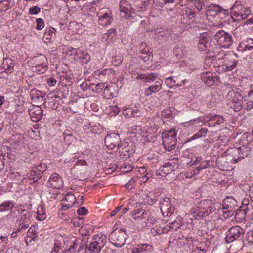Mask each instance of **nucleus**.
Returning a JSON list of instances; mask_svg holds the SVG:
<instances>
[{"label": "nucleus", "mask_w": 253, "mask_h": 253, "mask_svg": "<svg viewBox=\"0 0 253 253\" xmlns=\"http://www.w3.org/2000/svg\"><path fill=\"white\" fill-rule=\"evenodd\" d=\"M17 118H20L22 122L19 125L21 130L24 131L26 129V118H28V112L27 105L28 102L25 97V95H17Z\"/></svg>", "instance_id": "1"}, {"label": "nucleus", "mask_w": 253, "mask_h": 253, "mask_svg": "<svg viewBox=\"0 0 253 253\" xmlns=\"http://www.w3.org/2000/svg\"><path fill=\"white\" fill-rule=\"evenodd\" d=\"M128 237V235L125 229H116L110 234L109 239L115 246L120 248L124 245Z\"/></svg>", "instance_id": "2"}, {"label": "nucleus", "mask_w": 253, "mask_h": 253, "mask_svg": "<svg viewBox=\"0 0 253 253\" xmlns=\"http://www.w3.org/2000/svg\"><path fill=\"white\" fill-rule=\"evenodd\" d=\"M230 16L234 21H241L247 18L250 11L242 4L235 2L230 9Z\"/></svg>", "instance_id": "3"}, {"label": "nucleus", "mask_w": 253, "mask_h": 253, "mask_svg": "<svg viewBox=\"0 0 253 253\" xmlns=\"http://www.w3.org/2000/svg\"><path fill=\"white\" fill-rule=\"evenodd\" d=\"M163 145L165 149L171 151L173 150L176 144V133L175 130H171L168 133L162 134Z\"/></svg>", "instance_id": "4"}, {"label": "nucleus", "mask_w": 253, "mask_h": 253, "mask_svg": "<svg viewBox=\"0 0 253 253\" xmlns=\"http://www.w3.org/2000/svg\"><path fill=\"white\" fill-rule=\"evenodd\" d=\"M24 206L20 205V207L17 206V211L19 214H20L21 217L19 220V225L17 229V233L22 232L29 227L30 224V214L27 210L23 209Z\"/></svg>", "instance_id": "5"}, {"label": "nucleus", "mask_w": 253, "mask_h": 253, "mask_svg": "<svg viewBox=\"0 0 253 253\" xmlns=\"http://www.w3.org/2000/svg\"><path fill=\"white\" fill-rule=\"evenodd\" d=\"M214 38L218 45L225 48L230 47L233 42L231 35L223 30L217 31L214 35Z\"/></svg>", "instance_id": "6"}, {"label": "nucleus", "mask_w": 253, "mask_h": 253, "mask_svg": "<svg viewBox=\"0 0 253 253\" xmlns=\"http://www.w3.org/2000/svg\"><path fill=\"white\" fill-rule=\"evenodd\" d=\"M244 233L243 229L239 226H234L228 230L225 239L227 243H229L235 240L241 239L243 237Z\"/></svg>", "instance_id": "7"}, {"label": "nucleus", "mask_w": 253, "mask_h": 253, "mask_svg": "<svg viewBox=\"0 0 253 253\" xmlns=\"http://www.w3.org/2000/svg\"><path fill=\"white\" fill-rule=\"evenodd\" d=\"M230 151L231 153L234 155L232 160L234 163H236L240 160L247 157L251 152V148L246 145H243L238 148H231Z\"/></svg>", "instance_id": "8"}, {"label": "nucleus", "mask_w": 253, "mask_h": 253, "mask_svg": "<svg viewBox=\"0 0 253 253\" xmlns=\"http://www.w3.org/2000/svg\"><path fill=\"white\" fill-rule=\"evenodd\" d=\"M104 142L106 146L111 149L116 147L119 149L122 146L120 135L118 133L108 134L105 138Z\"/></svg>", "instance_id": "9"}, {"label": "nucleus", "mask_w": 253, "mask_h": 253, "mask_svg": "<svg viewBox=\"0 0 253 253\" xmlns=\"http://www.w3.org/2000/svg\"><path fill=\"white\" fill-rule=\"evenodd\" d=\"M160 208L163 213L167 212V216H170L172 215L174 208L172 207L169 198L164 196L159 199Z\"/></svg>", "instance_id": "10"}, {"label": "nucleus", "mask_w": 253, "mask_h": 253, "mask_svg": "<svg viewBox=\"0 0 253 253\" xmlns=\"http://www.w3.org/2000/svg\"><path fill=\"white\" fill-rule=\"evenodd\" d=\"M120 10L122 17L127 19L133 18L132 8L129 1L126 0H121L120 3Z\"/></svg>", "instance_id": "11"}, {"label": "nucleus", "mask_w": 253, "mask_h": 253, "mask_svg": "<svg viewBox=\"0 0 253 253\" xmlns=\"http://www.w3.org/2000/svg\"><path fill=\"white\" fill-rule=\"evenodd\" d=\"M188 80L183 79L180 75L178 76L170 77L166 79L165 83L167 84L175 87H183Z\"/></svg>", "instance_id": "12"}, {"label": "nucleus", "mask_w": 253, "mask_h": 253, "mask_svg": "<svg viewBox=\"0 0 253 253\" xmlns=\"http://www.w3.org/2000/svg\"><path fill=\"white\" fill-rule=\"evenodd\" d=\"M28 116L29 115L33 122L39 121L43 115V110L38 105L33 106L30 110H27Z\"/></svg>", "instance_id": "13"}, {"label": "nucleus", "mask_w": 253, "mask_h": 253, "mask_svg": "<svg viewBox=\"0 0 253 253\" xmlns=\"http://www.w3.org/2000/svg\"><path fill=\"white\" fill-rule=\"evenodd\" d=\"M63 181L62 178L56 173L52 174L48 180L47 185L48 187H53L59 189L63 186Z\"/></svg>", "instance_id": "14"}, {"label": "nucleus", "mask_w": 253, "mask_h": 253, "mask_svg": "<svg viewBox=\"0 0 253 253\" xmlns=\"http://www.w3.org/2000/svg\"><path fill=\"white\" fill-rule=\"evenodd\" d=\"M205 119L207 120V123L205 125L209 126H213L216 124L220 125L225 121L223 116L219 115H213L212 114H210L208 116H206Z\"/></svg>", "instance_id": "15"}, {"label": "nucleus", "mask_w": 253, "mask_h": 253, "mask_svg": "<svg viewBox=\"0 0 253 253\" xmlns=\"http://www.w3.org/2000/svg\"><path fill=\"white\" fill-rule=\"evenodd\" d=\"M210 37L207 33H201L199 37V43L198 47L201 51H204L210 45Z\"/></svg>", "instance_id": "16"}, {"label": "nucleus", "mask_w": 253, "mask_h": 253, "mask_svg": "<svg viewBox=\"0 0 253 253\" xmlns=\"http://www.w3.org/2000/svg\"><path fill=\"white\" fill-rule=\"evenodd\" d=\"M35 67L36 70L40 71L41 73L45 72L47 68V61L46 58L43 55H41L35 60Z\"/></svg>", "instance_id": "17"}, {"label": "nucleus", "mask_w": 253, "mask_h": 253, "mask_svg": "<svg viewBox=\"0 0 253 253\" xmlns=\"http://www.w3.org/2000/svg\"><path fill=\"white\" fill-rule=\"evenodd\" d=\"M6 157L9 160L8 162L9 163L11 168H12L11 165L14 163L16 157V143L15 142L10 143L9 145L7 146Z\"/></svg>", "instance_id": "18"}, {"label": "nucleus", "mask_w": 253, "mask_h": 253, "mask_svg": "<svg viewBox=\"0 0 253 253\" xmlns=\"http://www.w3.org/2000/svg\"><path fill=\"white\" fill-rule=\"evenodd\" d=\"M201 78L208 86L213 85L218 79L217 76H213L212 73L208 72L202 73Z\"/></svg>", "instance_id": "19"}, {"label": "nucleus", "mask_w": 253, "mask_h": 253, "mask_svg": "<svg viewBox=\"0 0 253 253\" xmlns=\"http://www.w3.org/2000/svg\"><path fill=\"white\" fill-rule=\"evenodd\" d=\"M152 32L154 34V38L160 40H166L170 35L169 30L162 27L155 28Z\"/></svg>", "instance_id": "20"}, {"label": "nucleus", "mask_w": 253, "mask_h": 253, "mask_svg": "<svg viewBox=\"0 0 253 253\" xmlns=\"http://www.w3.org/2000/svg\"><path fill=\"white\" fill-rule=\"evenodd\" d=\"M223 203V209H227L228 211L236 210L235 207L237 206V202L232 197H227L224 199Z\"/></svg>", "instance_id": "21"}, {"label": "nucleus", "mask_w": 253, "mask_h": 253, "mask_svg": "<svg viewBox=\"0 0 253 253\" xmlns=\"http://www.w3.org/2000/svg\"><path fill=\"white\" fill-rule=\"evenodd\" d=\"M42 166L38 165L37 167V170H31L29 173L27 174V178L29 180L32 181L33 183L37 182L39 179H40L42 176L43 171L41 169Z\"/></svg>", "instance_id": "22"}, {"label": "nucleus", "mask_w": 253, "mask_h": 253, "mask_svg": "<svg viewBox=\"0 0 253 253\" xmlns=\"http://www.w3.org/2000/svg\"><path fill=\"white\" fill-rule=\"evenodd\" d=\"M214 161L213 159H210L209 160H206L203 161L200 165L196 167L193 170V174L197 175L199 172L203 169H206L208 168L212 167L214 166Z\"/></svg>", "instance_id": "23"}, {"label": "nucleus", "mask_w": 253, "mask_h": 253, "mask_svg": "<svg viewBox=\"0 0 253 253\" xmlns=\"http://www.w3.org/2000/svg\"><path fill=\"white\" fill-rule=\"evenodd\" d=\"M191 214L196 219H200L208 215V211L202 210L199 205L190 211Z\"/></svg>", "instance_id": "24"}, {"label": "nucleus", "mask_w": 253, "mask_h": 253, "mask_svg": "<svg viewBox=\"0 0 253 253\" xmlns=\"http://www.w3.org/2000/svg\"><path fill=\"white\" fill-rule=\"evenodd\" d=\"M30 95L33 102L38 103L44 100L45 94L36 89H33L30 91Z\"/></svg>", "instance_id": "25"}, {"label": "nucleus", "mask_w": 253, "mask_h": 253, "mask_svg": "<svg viewBox=\"0 0 253 253\" xmlns=\"http://www.w3.org/2000/svg\"><path fill=\"white\" fill-rule=\"evenodd\" d=\"M147 213H148V211L140 208L133 210L132 212L133 219L138 221L146 218Z\"/></svg>", "instance_id": "26"}, {"label": "nucleus", "mask_w": 253, "mask_h": 253, "mask_svg": "<svg viewBox=\"0 0 253 253\" xmlns=\"http://www.w3.org/2000/svg\"><path fill=\"white\" fill-rule=\"evenodd\" d=\"M103 245L97 241L91 242L86 249V253H98L100 252Z\"/></svg>", "instance_id": "27"}, {"label": "nucleus", "mask_w": 253, "mask_h": 253, "mask_svg": "<svg viewBox=\"0 0 253 253\" xmlns=\"http://www.w3.org/2000/svg\"><path fill=\"white\" fill-rule=\"evenodd\" d=\"M162 81L161 80L157 81L155 82L154 84L151 85L145 90L146 96H149L152 93H156L159 91L162 87Z\"/></svg>", "instance_id": "28"}, {"label": "nucleus", "mask_w": 253, "mask_h": 253, "mask_svg": "<svg viewBox=\"0 0 253 253\" xmlns=\"http://www.w3.org/2000/svg\"><path fill=\"white\" fill-rule=\"evenodd\" d=\"M152 248V245L149 244H139L133 247L131 249L132 253H141L146 251H149Z\"/></svg>", "instance_id": "29"}, {"label": "nucleus", "mask_w": 253, "mask_h": 253, "mask_svg": "<svg viewBox=\"0 0 253 253\" xmlns=\"http://www.w3.org/2000/svg\"><path fill=\"white\" fill-rule=\"evenodd\" d=\"M207 11L213 12L215 14H223V16H227L229 14L228 9H225L217 5H211L209 6Z\"/></svg>", "instance_id": "30"}, {"label": "nucleus", "mask_w": 253, "mask_h": 253, "mask_svg": "<svg viewBox=\"0 0 253 253\" xmlns=\"http://www.w3.org/2000/svg\"><path fill=\"white\" fill-rule=\"evenodd\" d=\"M60 103L58 100L53 98H46L44 100V106L45 108L56 110L59 107Z\"/></svg>", "instance_id": "31"}, {"label": "nucleus", "mask_w": 253, "mask_h": 253, "mask_svg": "<svg viewBox=\"0 0 253 253\" xmlns=\"http://www.w3.org/2000/svg\"><path fill=\"white\" fill-rule=\"evenodd\" d=\"M237 62L238 61L235 59H231L229 58H227L226 60L224 61V63L222 65V71H227L233 70L237 66Z\"/></svg>", "instance_id": "32"}, {"label": "nucleus", "mask_w": 253, "mask_h": 253, "mask_svg": "<svg viewBox=\"0 0 253 253\" xmlns=\"http://www.w3.org/2000/svg\"><path fill=\"white\" fill-rule=\"evenodd\" d=\"M2 66L5 70L4 72H6L7 73H10L14 71V63L10 59H4Z\"/></svg>", "instance_id": "33"}, {"label": "nucleus", "mask_w": 253, "mask_h": 253, "mask_svg": "<svg viewBox=\"0 0 253 253\" xmlns=\"http://www.w3.org/2000/svg\"><path fill=\"white\" fill-rule=\"evenodd\" d=\"M113 21L112 17L108 13H105L99 16L98 22L103 26H106L111 23Z\"/></svg>", "instance_id": "34"}, {"label": "nucleus", "mask_w": 253, "mask_h": 253, "mask_svg": "<svg viewBox=\"0 0 253 253\" xmlns=\"http://www.w3.org/2000/svg\"><path fill=\"white\" fill-rule=\"evenodd\" d=\"M114 89V87L111 85H104V88L103 89L104 97L107 99L113 98L114 96L113 91Z\"/></svg>", "instance_id": "35"}, {"label": "nucleus", "mask_w": 253, "mask_h": 253, "mask_svg": "<svg viewBox=\"0 0 253 253\" xmlns=\"http://www.w3.org/2000/svg\"><path fill=\"white\" fill-rule=\"evenodd\" d=\"M81 54L77 59L81 60L83 66L87 64L90 61L91 56L86 51L83 50L82 54Z\"/></svg>", "instance_id": "36"}, {"label": "nucleus", "mask_w": 253, "mask_h": 253, "mask_svg": "<svg viewBox=\"0 0 253 253\" xmlns=\"http://www.w3.org/2000/svg\"><path fill=\"white\" fill-rule=\"evenodd\" d=\"M14 201H8L0 205V212L5 210H11L14 207Z\"/></svg>", "instance_id": "37"}, {"label": "nucleus", "mask_w": 253, "mask_h": 253, "mask_svg": "<svg viewBox=\"0 0 253 253\" xmlns=\"http://www.w3.org/2000/svg\"><path fill=\"white\" fill-rule=\"evenodd\" d=\"M17 135H19V136L17 137V145L19 148H25L27 143L25 138L23 136L22 133L17 132Z\"/></svg>", "instance_id": "38"}, {"label": "nucleus", "mask_w": 253, "mask_h": 253, "mask_svg": "<svg viewBox=\"0 0 253 253\" xmlns=\"http://www.w3.org/2000/svg\"><path fill=\"white\" fill-rule=\"evenodd\" d=\"M104 83L91 84L90 89L96 93H100L104 88Z\"/></svg>", "instance_id": "39"}, {"label": "nucleus", "mask_w": 253, "mask_h": 253, "mask_svg": "<svg viewBox=\"0 0 253 253\" xmlns=\"http://www.w3.org/2000/svg\"><path fill=\"white\" fill-rule=\"evenodd\" d=\"M182 14L186 15L189 19H195L196 16L195 12L188 7H184Z\"/></svg>", "instance_id": "40"}, {"label": "nucleus", "mask_w": 253, "mask_h": 253, "mask_svg": "<svg viewBox=\"0 0 253 253\" xmlns=\"http://www.w3.org/2000/svg\"><path fill=\"white\" fill-rule=\"evenodd\" d=\"M174 167L170 162L166 163L162 167L161 171L165 174H169L170 171L173 170Z\"/></svg>", "instance_id": "41"}, {"label": "nucleus", "mask_w": 253, "mask_h": 253, "mask_svg": "<svg viewBox=\"0 0 253 253\" xmlns=\"http://www.w3.org/2000/svg\"><path fill=\"white\" fill-rule=\"evenodd\" d=\"M252 140L253 137L251 134L248 133L244 134L241 137L240 143L242 144L243 145H246L251 142Z\"/></svg>", "instance_id": "42"}, {"label": "nucleus", "mask_w": 253, "mask_h": 253, "mask_svg": "<svg viewBox=\"0 0 253 253\" xmlns=\"http://www.w3.org/2000/svg\"><path fill=\"white\" fill-rule=\"evenodd\" d=\"M87 241L81 240L80 239V242L78 244V248L77 249V252L79 253L82 251H84V253H86V249L87 248Z\"/></svg>", "instance_id": "43"}, {"label": "nucleus", "mask_w": 253, "mask_h": 253, "mask_svg": "<svg viewBox=\"0 0 253 253\" xmlns=\"http://www.w3.org/2000/svg\"><path fill=\"white\" fill-rule=\"evenodd\" d=\"M211 199H204L203 200L201 201L198 205L201 207V208L202 210H205L208 211V207H209V205L210 203L211 202Z\"/></svg>", "instance_id": "44"}, {"label": "nucleus", "mask_w": 253, "mask_h": 253, "mask_svg": "<svg viewBox=\"0 0 253 253\" xmlns=\"http://www.w3.org/2000/svg\"><path fill=\"white\" fill-rule=\"evenodd\" d=\"M10 171L11 172H10L7 176L8 180L9 181L8 186L9 187H11V188H12L13 185L15 184L14 181L16 178V174L14 171H13V169H10Z\"/></svg>", "instance_id": "45"}, {"label": "nucleus", "mask_w": 253, "mask_h": 253, "mask_svg": "<svg viewBox=\"0 0 253 253\" xmlns=\"http://www.w3.org/2000/svg\"><path fill=\"white\" fill-rule=\"evenodd\" d=\"M80 242V238H77L74 240V241L72 243V244L70 245L69 248V250L70 252L72 253H75V252L77 250V248L78 247V244Z\"/></svg>", "instance_id": "46"}, {"label": "nucleus", "mask_w": 253, "mask_h": 253, "mask_svg": "<svg viewBox=\"0 0 253 253\" xmlns=\"http://www.w3.org/2000/svg\"><path fill=\"white\" fill-rule=\"evenodd\" d=\"M219 204L218 203L214 202L213 200H211V203L209 205V207H208V215L211 212H213L215 211L217 209V208H219Z\"/></svg>", "instance_id": "47"}, {"label": "nucleus", "mask_w": 253, "mask_h": 253, "mask_svg": "<svg viewBox=\"0 0 253 253\" xmlns=\"http://www.w3.org/2000/svg\"><path fill=\"white\" fill-rule=\"evenodd\" d=\"M128 111L129 113H131V116L133 117L141 116L143 114L141 110L138 109L136 106H135L133 109H130Z\"/></svg>", "instance_id": "48"}, {"label": "nucleus", "mask_w": 253, "mask_h": 253, "mask_svg": "<svg viewBox=\"0 0 253 253\" xmlns=\"http://www.w3.org/2000/svg\"><path fill=\"white\" fill-rule=\"evenodd\" d=\"M245 44L244 47H246L247 50H251L253 49V40L252 39H248L243 41Z\"/></svg>", "instance_id": "49"}, {"label": "nucleus", "mask_w": 253, "mask_h": 253, "mask_svg": "<svg viewBox=\"0 0 253 253\" xmlns=\"http://www.w3.org/2000/svg\"><path fill=\"white\" fill-rule=\"evenodd\" d=\"M116 34V30L115 28H111L108 30L107 32L105 34L107 36V40L109 41L112 40Z\"/></svg>", "instance_id": "50"}, {"label": "nucleus", "mask_w": 253, "mask_h": 253, "mask_svg": "<svg viewBox=\"0 0 253 253\" xmlns=\"http://www.w3.org/2000/svg\"><path fill=\"white\" fill-rule=\"evenodd\" d=\"M55 29L52 27L51 28H46L44 33V37L47 39H51L53 36H55L54 31Z\"/></svg>", "instance_id": "51"}, {"label": "nucleus", "mask_w": 253, "mask_h": 253, "mask_svg": "<svg viewBox=\"0 0 253 253\" xmlns=\"http://www.w3.org/2000/svg\"><path fill=\"white\" fill-rule=\"evenodd\" d=\"M64 200L69 202V203L70 204L73 205L75 203L76 196L70 193H68L66 196L64 197Z\"/></svg>", "instance_id": "52"}, {"label": "nucleus", "mask_w": 253, "mask_h": 253, "mask_svg": "<svg viewBox=\"0 0 253 253\" xmlns=\"http://www.w3.org/2000/svg\"><path fill=\"white\" fill-rule=\"evenodd\" d=\"M161 115L163 118L169 119L173 118V114L170 109H165L162 112Z\"/></svg>", "instance_id": "53"}, {"label": "nucleus", "mask_w": 253, "mask_h": 253, "mask_svg": "<svg viewBox=\"0 0 253 253\" xmlns=\"http://www.w3.org/2000/svg\"><path fill=\"white\" fill-rule=\"evenodd\" d=\"M174 55L178 58H181L183 56V50L180 46H176L173 49Z\"/></svg>", "instance_id": "54"}, {"label": "nucleus", "mask_w": 253, "mask_h": 253, "mask_svg": "<svg viewBox=\"0 0 253 253\" xmlns=\"http://www.w3.org/2000/svg\"><path fill=\"white\" fill-rule=\"evenodd\" d=\"M83 50L80 49L79 48H75L72 49V50H68V54L70 52L71 55H74L76 57L77 59L79 58L81 54H82Z\"/></svg>", "instance_id": "55"}, {"label": "nucleus", "mask_w": 253, "mask_h": 253, "mask_svg": "<svg viewBox=\"0 0 253 253\" xmlns=\"http://www.w3.org/2000/svg\"><path fill=\"white\" fill-rule=\"evenodd\" d=\"M36 23L37 24L36 28L37 30H40L42 29L44 26V22L42 18H39L36 19Z\"/></svg>", "instance_id": "56"}, {"label": "nucleus", "mask_w": 253, "mask_h": 253, "mask_svg": "<svg viewBox=\"0 0 253 253\" xmlns=\"http://www.w3.org/2000/svg\"><path fill=\"white\" fill-rule=\"evenodd\" d=\"M250 206L246 205V206H242L239 208L238 210L239 212L243 211V215L245 216L246 214L249 212H252V211H250Z\"/></svg>", "instance_id": "57"}, {"label": "nucleus", "mask_w": 253, "mask_h": 253, "mask_svg": "<svg viewBox=\"0 0 253 253\" xmlns=\"http://www.w3.org/2000/svg\"><path fill=\"white\" fill-rule=\"evenodd\" d=\"M150 57L151 55L150 52H147L146 53L140 52V55L138 56V58L144 62L149 61Z\"/></svg>", "instance_id": "58"}, {"label": "nucleus", "mask_w": 253, "mask_h": 253, "mask_svg": "<svg viewBox=\"0 0 253 253\" xmlns=\"http://www.w3.org/2000/svg\"><path fill=\"white\" fill-rule=\"evenodd\" d=\"M91 84L90 82H84L81 84L80 88L83 91L90 89Z\"/></svg>", "instance_id": "59"}, {"label": "nucleus", "mask_w": 253, "mask_h": 253, "mask_svg": "<svg viewBox=\"0 0 253 253\" xmlns=\"http://www.w3.org/2000/svg\"><path fill=\"white\" fill-rule=\"evenodd\" d=\"M63 135L64 136V139L66 141H67L70 144H71V142L73 141L75 137L72 134H68L67 132L63 133Z\"/></svg>", "instance_id": "60"}, {"label": "nucleus", "mask_w": 253, "mask_h": 253, "mask_svg": "<svg viewBox=\"0 0 253 253\" xmlns=\"http://www.w3.org/2000/svg\"><path fill=\"white\" fill-rule=\"evenodd\" d=\"M140 52L146 53L150 52L149 49L148 48L147 44L145 42H142L139 47Z\"/></svg>", "instance_id": "61"}, {"label": "nucleus", "mask_w": 253, "mask_h": 253, "mask_svg": "<svg viewBox=\"0 0 253 253\" xmlns=\"http://www.w3.org/2000/svg\"><path fill=\"white\" fill-rule=\"evenodd\" d=\"M77 212L79 215H85L87 213L88 210L84 207H82L77 210Z\"/></svg>", "instance_id": "62"}, {"label": "nucleus", "mask_w": 253, "mask_h": 253, "mask_svg": "<svg viewBox=\"0 0 253 253\" xmlns=\"http://www.w3.org/2000/svg\"><path fill=\"white\" fill-rule=\"evenodd\" d=\"M145 199L147 203L150 205H152L158 200V199L155 196L151 197L149 195H147Z\"/></svg>", "instance_id": "63"}, {"label": "nucleus", "mask_w": 253, "mask_h": 253, "mask_svg": "<svg viewBox=\"0 0 253 253\" xmlns=\"http://www.w3.org/2000/svg\"><path fill=\"white\" fill-rule=\"evenodd\" d=\"M246 240L251 245H253V231L248 232L246 236Z\"/></svg>", "instance_id": "64"}]
</instances>
